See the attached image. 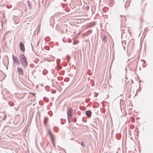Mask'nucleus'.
Segmentation results:
<instances>
[{"label":"nucleus","instance_id":"7","mask_svg":"<svg viewBox=\"0 0 153 153\" xmlns=\"http://www.w3.org/2000/svg\"><path fill=\"white\" fill-rule=\"evenodd\" d=\"M86 114L88 117H91V112L90 111H88L86 112Z\"/></svg>","mask_w":153,"mask_h":153},{"label":"nucleus","instance_id":"9","mask_svg":"<svg viewBox=\"0 0 153 153\" xmlns=\"http://www.w3.org/2000/svg\"><path fill=\"white\" fill-rule=\"evenodd\" d=\"M80 144H81L82 145L84 146V145H83V143H80Z\"/></svg>","mask_w":153,"mask_h":153},{"label":"nucleus","instance_id":"4","mask_svg":"<svg viewBox=\"0 0 153 153\" xmlns=\"http://www.w3.org/2000/svg\"><path fill=\"white\" fill-rule=\"evenodd\" d=\"M19 47L21 50L22 51H24L25 48L24 45L22 42H20L19 44Z\"/></svg>","mask_w":153,"mask_h":153},{"label":"nucleus","instance_id":"1","mask_svg":"<svg viewBox=\"0 0 153 153\" xmlns=\"http://www.w3.org/2000/svg\"><path fill=\"white\" fill-rule=\"evenodd\" d=\"M72 111V109L71 108H68L67 111V113L68 118V121L70 122L71 121V120L72 117L71 114V113Z\"/></svg>","mask_w":153,"mask_h":153},{"label":"nucleus","instance_id":"8","mask_svg":"<svg viewBox=\"0 0 153 153\" xmlns=\"http://www.w3.org/2000/svg\"><path fill=\"white\" fill-rule=\"evenodd\" d=\"M92 32V30H90L89 31H88L87 32V35H89V34H90Z\"/></svg>","mask_w":153,"mask_h":153},{"label":"nucleus","instance_id":"5","mask_svg":"<svg viewBox=\"0 0 153 153\" xmlns=\"http://www.w3.org/2000/svg\"><path fill=\"white\" fill-rule=\"evenodd\" d=\"M17 71L18 72L19 74L20 75H22L23 74V70L22 68H17Z\"/></svg>","mask_w":153,"mask_h":153},{"label":"nucleus","instance_id":"3","mask_svg":"<svg viewBox=\"0 0 153 153\" xmlns=\"http://www.w3.org/2000/svg\"><path fill=\"white\" fill-rule=\"evenodd\" d=\"M12 57L13 61L15 62H16L19 65L20 64V63L19 62V60L17 57L13 55Z\"/></svg>","mask_w":153,"mask_h":153},{"label":"nucleus","instance_id":"2","mask_svg":"<svg viewBox=\"0 0 153 153\" xmlns=\"http://www.w3.org/2000/svg\"><path fill=\"white\" fill-rule=\"evenodd\" d=\"M20 61L24 66L26 67L27 66V62L24 55H21L20 56Z\"/></svg>","mask_w":153,"mask_h":153},{"label":"nucleus","instance_id":"6","mask_svg":"<svg viewBox=\"0 0 153 153\" xmlns=\"http://www.w3.org/2000/svg\"><path fill=\"white\" fill-rule=\"evenodd\" d=\"M48 133H49V134H50V136H51L52 141V142L53 143V142H54V137H53V136L52 135L51 132L50 131H48Z\"/></svg>","mask_w":153,"mask_h":153}]
</instances>
